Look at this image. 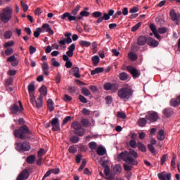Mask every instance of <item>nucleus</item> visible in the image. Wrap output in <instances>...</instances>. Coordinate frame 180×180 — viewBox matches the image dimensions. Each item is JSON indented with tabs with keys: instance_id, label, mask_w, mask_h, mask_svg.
<instances>
[{
	"instance_id": "obj_1",
	"label": "nucleus",
	"mask_w": 180,
	"mask_h": 180,
	"mask_svg": "<svg viewBox=\"0 0 180 180\" xmlns=\"http://www.w3.org/2000/svg\"><path fill=\"white\" fill-rule=\"evenodd\" d=\"M138 153L134 150L130 148L129 151H124L122 152L119 155L118 158L123 160L124 162L127 164H129L130 165H137L138 162L134 160V158H138Z\"/></svg>"
},
{
	"instance_id": "obj_2",
	"label": "nucleus",
	"mask_w": 180,
	"mask_h": 180,
	"mask_svg": "<svg viewBox=\"0 0 180 180\" xmlns=\"http://www.w3.org/2000/svg\"><path fill=\"white\" fill-rule=\"evenodd\" d=\"M13 134L15 137L25 140L30 139L32 133L26 125H22L19 129H15Z\"/></svg>"
},
{
	"instance_id": "obj_3",
	"label": "nucleus",
	"mask_w": 180,
	"mask_h": 180,
	"mask_svg": "<svg viewBox=\"0 0 180 180\" xmlns=\"http://www.w3.org/2000/svg\"><path fill=\"white\" fill-rule=\"evenodd\" d=\"M146 44L153 48L157 47L159 45V42L150 37L147 38L143 35L139 36L137 39V45L143 46H145Z\"/></svg>"
},
{
	"instance_id": "obj_4",
	"label": "nucleus",
	"mask_w": 180,
	"mask_h": 180,
	"mask_svg": "<svg viewBox=\"0 0 180 180\" xmlns=\"http://www.w3.org/2000/svg\"><path fill=\"white\" fill-rule=\"evenodd\" d=\"M133 93L130 87H122L118 90L117 96L121 100L127 101L133 96Z\"/></svg>"
},
{
	"instance_id": "obj_5",
	"label": "nucleus",
	"mask_w": 180,
	"mask_h": 180,
	"mask_svg": "<svg viewBox=\"0 0 180 180\" xmlns=\"http://www.w3.org/2000/svg\"><path fill=\"white\" fill-rule=\"evenodd\" d=\"M13 15V9L11 7H6L0 13V20L4 24L8 23L11 20Z\"/></svg>"
},
{
	"instance_id": "obj_6",
	"label": "nucleus",
	"mask_w": 180,
	"mask_h": 180,
	"mask_svg": "<svg viewBox=\"0 0 180 180\" xmlns=\"http://www.w3.org/2000/svg\"><path fill=\"white\" fill-rule=\"evenodd\" d=\"M71 127L74 129V134L78 136H84L85 134V129L82 128V125L77 121L72 123Z\"/></svg>"
},
{
	"instance_id": "obj_7",
	"label": "nucleus",
	"mask_w": 180,
	"mask_h": 180,
	"mask_svg": "<svg viewBox=\"0 0 180 180\" xmlns=\"http://www.w3.org/2000/svg\"><path fill=\"white\" fill-rule=\"evenodd\" d=\"M103 88L105 91H110L111 93L115 94L119 89V83L117 82H113L112 83L108 82L107 83H104Z\"/></svg>"
},
{
	"instance_id": "obj_8",
	"label": "nucleus",
	"mask_w": 180,
	"mask_h": 180,
	"mask_svg": "<svg viewBox=\"0 0 180 180\" xmlns=\"http://www.w3.org/2000/svg\"><path fill=\"white\" fill-rule=\"evenodd\" d=\"M60 18L63 20H68L69 22L79 21L82 20V17H77L72 15L69 12L64 13L60 16Z\"/></svg>"
},
{
	"instance_id": "obj_9",
	"label": "nucleus",
	"mask_w": 180,
	"mask_h": 180,
	"mask_svg": "<svg viewBox=\"0 0 180 180\" xmlns=\"http://www.w3.org/2000/svg\"><path fill=\"white\" fill-rule=\"evenodd\" d=\"M15 148L20 152H23L30 150L31 147L28 141H24L23 143H16Z\"/></svg>"
},
{
	"instance_id": "obj_10",
	"label": "nucleus",
	"mask_w": 180,
	"mask_h": 180,
	"mask_svg": "<svg viewBox=\"0 0 180 180\" xmlns=\"http://www.w3.org/2000/svg\"><path fill=\"white\" fill-rule=\"evenodd\" d=\"M51 126L52 127V131H60V124L59 118L55 117L50 122Z\"/></svg>"
},
{
	"instance_id": "obj_11",
	"label": "nucleus",
	"mask_w": 180,
	"mask_h": 180,
	"mask_svg": "<svg viewBox=\"0 0 180 180\" xmlns=\"http://www.w3.org/2000/svg\"><path fill=\"white\" fill-rule=\"evenodd\" d=\"M127 70L129 72V73L132 75L134 79L139 78L141 75V72L139 71L136 68L131 65H128L127 67Z\"/></svg>"
},
{
	"instance_id": "obj_12",
	"label": "nucleus",
	"mask_w": 180,
	"mask_h": 180,
	"mask_svg": "<svg viewBox=\"0 0 180 180\" xmlns=\"http://www.w3.org/2000/svg\"><path fill=\"white\" fill-rule=\"evenodd\" d=\"M146 118L151 122H155L159 119L158 113L156 112H148Z\"/></svg>"
},
{
	"instance_id": "obj_13",
	"label": "nucleus",
	"mask_w": 180,
	"mask_h": 180,
	"mask_svg": "<svg viewBox=\"0 0 180 180\" xmlns=\"http://www.w3.org/2000/svg\"><path fill=\"white\" fill-rule=\"evenodd\" d=\"M169 15L174 22H176V25H179V19L180 18V14L176 13L174 9H172L169 13Z\"/></svg>"
},
{
	"instance_id": "obj_14",
	"label": "nucleus",
	"mask_w": 180,
	"mask_h": 180,
	"mask_svg": "<svg viewBox=\"0 0 180 180\" xmlns=\"http://www.w3.org/2000/svg\"><path fill=\"white\" fill-rule=\"evenodd\" d=\"M30 176L29 171L24 169L21 172L20 174L17 177L16 180H27Z\"/></svg>"
},
{
	"instance_id": "obj_15",
	"label": "nucleus",
	"mask_w": 180,
	"mask_h": 180,
	"mask_svg": "<svg viewBox=\"0 0 180 180\" xmlns=\"http://www.w3.org/2000/svg\"><path fill=\"white\" fill-rule=\"evenodd\" d=\"M7 62L8 63H11V65L13 67H17L19 64V60L18 58H15L14 55L8 57L7 58Z\"/></svg>"
},
{
	"instance_id": "obj_16",
	"label": "nucleus",
	"mask_w": 180,
	"mask_h": 180,
	"mask_svg": "<svg viewBox=\"0 0 180 180\" xmlns=\"http://www.w3.org/2000/svg\"><path fill=\"white\" fill-rule=\"evenodd\" d=\"M158 176L160 180H171L172 174L168 173L167 174H166V172H163L162 173H159L158 174Z\"/></svg>"
},
{
	"instance_id": "obj_17",
	"label": "nucleus",
	"mask_w": 180,
	"mask_h": 180,
	"mask_svg": "<svg viewBox=\"0 0 180 180\" xmlns=\"http://www.w3.org/2000/svg\"><path fill=\"white\" fill-rule=\"evenodd\" d=\"M41 70L44 75L46 76L49 75V65L48 64V62H43L41 63Z\"/></svg>"
},
{
	"instance_id": "obj_18",
	"label": "nucleus",
	"mask_w": 180,
	"mask_h": 180,
	"mask_svg": "<svg viewBox=\"0 0 180 180\" xmlns=\"http://www.w3.org/2000/svg\"><path fill=\"white\" fill-rule=\"evenodd\" d=\"M162 112L163 115L167 118L172 117L174 113L173 109L170 108H167L164 109Z\"/></svg>"
},
{
	"instance_id": "obj_19",
	"label": "nucleus",
	"mask_w": 180,
	"mask_h": 180,
	"mask_svg": "<svg viewBox=\"0 0 180 180\" xmlns=\"http://www.w3.org/2000/svg\"><path fill=\"white\" fill-rule=\"evenodd\" d=\"M42 29L46 30V32H48L49 35H53L54 32L53 30L51 28L50 25L47 23H44L41 26Z\"/></svg>"
},
{
	"instance_id": "obj_20",
	"label": "nucleus",
	"mask_w": 180,
	"mask_h": 180,
	"mask_svg": "<svg viewBox=\"0 0 180 180\" xmlns=\"http://www.w3.org/2000/svg\"><path fill=\"white\" fill-rule=\"evenodd\" d=\"M42 29L46 30V32H48L49 35H53L54 32L53 30L51 28L50 25L47 23H44L41 26Z\"/></svg>"
},
{
	"instance_id": "obj_21",
	"label": "nucleus",
	"mask_w": 180,
	"mask_h": 180,
	"mask_svg": "<svg viewBox=\"0 0 180 180\" xmlns=\"http://www.w3.org/2000/svg\"><path fill=\"white\" fill-rule=\"evenodd\" d=\"M122 167L120 165L117 164L113 167V172L115 175H120L122 173Z\"/></svg>"
},
{
	"instance_id": "obj_22",
	"label": "nucleus",
	"mask_w": 180,
	"mask_h": 180,
	"mask_svg": "<svg viewBox=\"0 0 180 180\" xmlns=\"http://www.w3.org/2000/svg\"><path fill=\"white\" fill-rule=\"evenodd\" d=\"M110 20V17L108 15V13H103V16H101V18H99L97 20H96V23L97 24H101L102 22H103V20L108 21Z\"/></svg>"
},
{
	"instance_id": "obj_23",
	"label": "nucleus",
	"mask_w": 180,
	"mask_h": 180,
	"mask_svg": "<svg viewBox=\"0 0 180 180\" xmlns=\"http://www.w3.org/2000/svg\"><path fill=\"white\" fill-rule=\"evenodd\" d=\"M104 70L105 69L103 68L98 67L91 71V75L94 76V75H96V74L103 72Z\"/></svg>"
},
{
	"instance_id": "obj_24",
	"label": "nucleus",
	"mask_w": 180,
	"mask_h": 180,
	"mask_svg": "<svg viewBox=\"0 0 180 180\" xmlns=\"http://www.w3.org/2000/svg\"><path fill=\"white\" fill-rule=\"evenodd\" d=\"M10 110H11V114L13 115H17L18 112H20L19 106L16 103L12 105Z\"/></svg>"
},
{
	"instance_id": "obj_25",
	"label": "nucleus",
	"mask_w": 180,
	"mask_h": 180,
	"mask_svg": "<svg viewBox=\"0 0 180 180\" xmlns=\"http://www.w3.org/2000/svg\"><path fill=\"white\" fill-rule=\"evenodd\" d=\"M79 45L82 48L84 47L89 48L91 46V43L89 41L80 40L79 41Z\"/></svg>"
},
{
	"instance_id": "obj_26",
	"label": "nucleus",
	"mask_w": 180,
	"mask_h": 180,
	"mask_svg": "<svg viewBox=\"0 0 180 180\" xmlns=\"http://www.w3.org/2000/svg\"><path fill=\"white\" fill-rule=\"evenodd\" d=\"M119 79L121 80V81H126L128 79H129V75H128L127 72H120L119 74Z\"/></svg>"
},
{
	"instance_id": "obj_27",
	"label": "nucleus",
	"mask_w": 180,
	"mask_h": 180,
	"mask_svg": "<svg viewBox=\"0 0 180 180\" xmlns=\"http://www.w3.org/2000/svg\"><path fill=\"white\" fill-rule=\"evenodd\" d=\"M37 106V108L39 109L43 106V96H39L37 101H35V104L34 105Z\"/></svg>"
},
{
	"instance_id": "obj_28",
	"label": "nucleus",
	"mask_w": 180,
	"mask_h": 180,
	"mask_svg": "<svg viewBox=\"0 0 180 180\" xmlns=\"http://www.w3.org/2000/svg\"><path fill=\"white\" fill-rule=\"evenodd\" d=\"M39 91L40 93V96H46L47 95V87L46 86H41L40 89H39Z\"/></svg>"
},
{
	"instance_id": "obj_29",
	"label": "nucleus",
	"mask_w": 180,
	"mask_h": 180,
	"mask_svg": "<svg viewBox=\"0 0 180 180\" xmlns=\"http://www.w3.org/2000/svg\"><path fill=\"white\" fill-rule=\"evenodd\" d=\"M72 71L73 72V75L74 77H75L76 78H80L81 77V75L79 73V67H74L72 68Z\"/></svg>"
},
{
	"instance_id": "obj_30",
	"label": "nucleus",
	"mask_w": 180,
	"mask_h": 180,
	"mask_svg": "<svg viewBox=\"0 0 180 180\" xmlns=\"http://www.w3.org/2000/svg\"><path fill=\"white\" fill-rule=\"evenodd\" d=\"M25 161H27V164H33L36 161V156L34 155H31L27 157V159H25Z\"/></svg>"
},
{
	"instance_id": "obj_31",
	"label": "nucleus",
	"mask_w": 180,
	"mask_h": 180,
	"mask_svg": "<svg viewBox=\"0 0 180 180\" xmlns=\"http://www.w3.org/2000/svg\"><path fill=\"white\" fill-rule=\"evenodd\" d=\"M96 153L98 155H105L106 154V149L105 148L101 146L97 148Z\"/></svg>"
},
{
	"instance_id": "obj_32",
	"label": "nucleus",
	"mask_w": 180,
	"mask_h": 180,
	"mask_svg": "<svg viewBox=\"0 0 180 180\" xmlns=\"http://www.w3.org/2000/svg\"><path fill=\"white\" fill-rule=\"evenodd\" d=\"M92 63L94 66H97L100 63V57L97 55L92 56L91 58Z\"/></svg>"
},
{
	"instance_id": "obj_33",
	"label": "nucleus",
	"mask_w": 180,
	"mask_h": 180,
	"mask_svg": "<svg viewBox=\"0 0 180 180\" xmlns=\"http://www.w3.org/2000/svg\"><path fill=\"white\" fill-rule=\"evenodd\" d=\"M137 147L143 153H146L147 151L146 146L141 142L137 143Z\"/></svg>"
},
{
	"instance_id": "obj_34",
	"label": "nucleus",
	"mask_w": 180,
	"mask_h": 180,
	"mask_svg": "<svg viewBox=\"0 0 180 180\" xmlns=\"http://www.w3.org/2000/svg\"><path fill=\"white\" fill-rule=\"evenodd\" d=\"M47 107H48V109L50 112H52V111L54 110L53 102L51 99H48V101H47Z\"/></svg>"
},
{
	"instance_id": "obj_35",
	"label": "nucleus",
	"mask_w": 180,
	"mask_h": 180,
	"mask_svg": "<svg viewBox=\"0 0 180 180\" xmlns=\"http://www.w3.org/2000/svg\"><path fill=\"white\" fill-rule=\"evenodd\" d=\"M157 138L160 141H163L165 139V134L164 130L161 129L159 131Z\"/></svg>"
},
{
	"instance_id": "obj_36",
	"label": "nucleus",
	"mask_w": 180,
	"mask_h": 180,
	"mask_svg": "<svg viewBox=\"0 0 180 180\" xmlns=\"http://www.w3.org/2000/svg\"><path fill=\"white\" fill-rule=\"evenodd\" d=\"M80 138L76 135L70 136V141L72 143H77L79 141Z\"/></svg>"
},
{
	"instance_id": "obj_37",
	"label": "nucleus",
	"mask_w": 180,
	"mask_h": 180,
	"mask_svg": "<svg viewBox=\"0 0 180 180\" xmlns=\"http://www.w3.org/2000/svg\"><path fill=\"white\" fill-rule=\"evenodd\" d=\"M123 167H124V169L125 172H129L132 170V165H130V164H126V163H124L123 164Z\"/></svg>"
},
{
	"instance_id": "obj_38",
	"label": "nucleus",
	"mask_w": 180,
	"mask_h": 180,
	"mask_svg": "<svg viewBox=\"0 0 180 180\" xmlns=\"http://www.w3.org/2000/svg\"><path fill=\"white\" fill-rule=\"evenodd\" d=\"M92 17L96 19H100L102 18V12L94 11V13H92Z\"/></svg>"
},
{
	"instance_id": "obj_39",
	"label": "nucleus",
	"mask_w": 180,
	"mask_h": 180,
	"mask_svg": "<svg viewBox=\"0 0 180 180\" xmlns=\"http://www.w3.org/2000/svg\"><path fill=\"white\" fill-rule=\"evenodd\" d=\"M82 94L85 96H89L91 95V91L87 87H82Z\"/></svg>"
},
{
	"instance_id": "obj_40",
	"label": "nucleus",
	"mask_w": 180,
	"mask_h": 180,
	"mask_svg": "<svg viewBox=\"0 0 180 180\" xmlns=\"http://www.w3.org/2000/svg\"><path fill=\"white\" fill-rule=\"evenodd\" d=\"M128 56H129V58L132 60V61H135L137 60L138 58V56L136 53H133V52H129L128 53Z\"/></svg>"
},
{
	"instance_id": "obj_41",
	"label": "nucleus",
	"mask_w": 180,
	"mask_h": 180,
	"mask_svg": "<svg viewBox=\"0 0 180 180\" xmlns=\"http://www.w3.org/2000/svg\"><path fill=\"white\" fill-rule=\"evenodd\" d=\"M170 105L172 107H174V108H176V107L179 105V101H178V97L176 98V99H172L171 100Z\"/></svg>"
},
{
	"instance_id": "obj_42",
	"label": "nucleus",
	"mask_w": 180,
	"mask_h": 180,
	"mask_svg": "<svg viewBox=\"0 0 180 180\" xmlns=\"http://www.w3.org/2000/svg\"><path fill=\"white\" fill-rule=\"evenodd\" d=\"M79 15L77 18H82L83 19V17L88 18L90 15V13L86 11H82L79 13Z\"/></svg>"
},
{
	"instance_id": "obj_43",
	"label": "nucleus",
	"mask_w": 180,
	"mask_h": 180,
	"mask_svg": "<svg viewBox=\"0 0 180 180\" xmlns=\"http://www.w3.org/2000/svg\"><path fill=\"white\" fill-rule=\"evenodd\" d=\"M81 124L83 125V127H89L91 123L88 119H82Z\"/></svg>"
},
{
	"instance_id": "obj_44",
	"label": "nucleus",
	"mask_w": 180,
	"mask_h": 180,
	"mask_svg": "<svg viewBox=\"0 0 180 180\" xmlns=\"http://www.w3.org/2000/svg\"><path fill=\"white\" fill-rule=\"evenodd\" d=\"M51 65L55 68H58L60 66V63L57 61L55 58H51Z\"/></svg>"
},
{
	"instance_id": "obj_45",
	"label": "nucleus",
	"mask_w": 180,
	"mask_h": 180,
	"mask_svg": "<svg viewBox=\"0 0 180 180\" xmlns=\"http://www.w3.org/2000/svg\"><path fill=\"white\" fill-rule=\"evenodd\" d=\"M41 32H42V29L41 27L37 28V30L34 32V37H35V38H39Z\"/></svg>"
},
{
	"instance_id": "obj_46",
	"label": "nucleus",
	"mask_w": 180,
	"mask_h": 180,
	"mask_svg": "<svg viewBox=\"0 0 180 180\" xmlns=\"http://www.w3.org/2000/svg\"><path fill=\"white\" fill-rule=\"evenodd\" d=\"M35 91L34 83L28 84V93H32Z\"/></svg>"
},
{
	"instance_id": "obj_47",
	"label": "nucleus",
	"mask_w": 180,
	"mask_h": 180,
	"mask_svg": "<svg viewBox=\"0 0 180 180\" xmlns=\"http://www.w3.org/2000/svg\"><path fill=\"white\" fill-rule=\"evenodd\" d=\"M79 9H80V6H79V5L77 6L75 8V9H73V10L72 11V15L74 17L77 16V14H78L79 11Z\"/></svg>"
},
{
	"instance_id": "obj_48",
	"label": "nucleus",
	"mask_w": 180,
	"mask_h": 180,
	"mask_svg": "<svg viewBox=\"0 0 180 180\" xmlns=\"http://www.w3.org/2000/svg\"><path fill=\"white\" fill-rule=\"evenodd\" d=\"M13 32L11 30H7L4 34V38L6 39H10L12 37Z\"/></svg>"
},
{
	"instance_id": "obj_49",
	"label": "nucleus",
	"mask_w": 180,
	"mask_h": 180,
	"mask_svg": "<svg viewBox=\"0 0 180 180\" xmlns=\"http://www.w3.org/2000/svg\"><path fill=\"white\" fill-rule=\"evenodd\" d=\"M147 123V121L145 118H141L138 124L140 127H144Z\"/></svg>"
},
{
	"instance_id": "obj_50",
	"label": "nucleus",
	"mask_w": 180,
	"mask_h": 180,
	"mask_svg": "<svg viewBox=\"0 0 180 180\" xmlns=\"http://www.w3.org/2000/svg\"><path fill=\"white\" fill-rule=\"evenodd\" d=\"M141 24L142 23L141 22H139L136 25L133 26L131 28V32H136L139 29V27H141Z\"/></svg>"
},
{
	"instance_id": "obj_51",
	"label": "nucleus",
	"mask_w": 180,
	"mask_h": 180,
	"mask_svg": "<svg viewBox=\"0 0 180 180\" xmlns=\"http://www.w3.org/2000/svg\"><path fill=\"white\" fill-rule=\"evenodd\" d=\"M68 151L70 154H75V153L77 151V149L74 146H71L69 147Z\"/></svg>"
},
{
	"instance_id": "obj_52",
	"label": "nucleus",
	"mask_w": 180,
	"mask_h": 180,
	"mask_svg": "<svg viewBox=\"0 0 180 180\" xmlns=\"http://www.w3.org/2000/svg\"><path fill=\"white\" fill-rule=\"evenodd\" d=\"M117 117L120 118V119H126L127 118V115L124 112H118L117 113Z\"/></svg>"
},
{
	"instance_id": "obj_53",
	"label": "nucleus",
	"mask_w": 180,
	"mask_h": 180,
	"mask_svg": "<svg viewBox=\"0 0 180 180\" xmlns=\"http://www.w3.org/2000/svg\"><path fill=\"white\" fill-rule=\"evenodd\" d=\"M5 53L7 56H10L13 53V49L8 48L5 51Z\"/></svg>"
},
{
	"instance_id": "obj_54",
	"label": "nucleus",
	"mask_w": 180,
	"mask_h": 180,
	"mask_svg": "<svg viewBox=\"0 0 180 180\" xmlns=\"http://www.w3.org/2000/svg\"><path fill=\"white\" fill-rule=\"evenodd\" d=\"M148 148L149 150L152 153V154L155 155L156 150H155V148L153 147V146L152 144H148Z\"/></svg>"
},
{
	"instance_id": "obj_55",
	"label": "nucleus",
	"mask_w": 180,
	"mask_h": 180,
	"mask_svg": "<svg viewBox=\"0 0 180 180\" xmlns=\"http://www.w3.org/2000/svg\"><path fill=\"white\" fill-rule=\"evenodd\" d=\"M89 148L91 150H96L97 148V143L96 142H91L89 143Z\"/></svg>"
},
{
	"instance_id": "obj_56",
	"label": "nucleus",
	"mask_w": 180,
	"mask_h": 180,
	"mask_svg": "<svg viewBox=\"0 0 180 180\" xmlns=\"http://www.w3.org/2000/svg\"><path fill=\"white\" fill-rule=\"evenodd\" d=\"M104 174L105 176H108V175L110 174V167L109 166L104 167Z\"/></svg>"
},
{
	"instance_id": "obj_57",
	"label": "nucleus",
	"mask_w": 180,
	"mask_h": 180,
	"mask_svg": "<svg viewBox=\"0 0 180 180\" xmlns=\"http://www.w3.org/2000/svg\"><path fill=\"white\" fill-rule=\"evenodd\" d=\"M71 120H72L71 116H67L66 117H65V119L63 120L62 126L65 125Z\"/></svg>"
},
{
	"instance_id": "obj_58",
	"label": "nucleus",
	"mask_w": 180,
	"mask_h": 180,
	"mask_svg": "<svg viewBox=\"0 0 180 180\" xmlns=\"http://www.w3.org/2000/svg\"><path fill=\"white\" fill-rule=\"evenodd\" d=\"M21 5L22 6V11H24V12H27V11L28 10L29 7L28 6L24 3L23 0H21Z\"/></svg>"
},
{
	"instance_id": "obj_59",
	"label": "nucleus",
	"mask_w": 180,
	"mask_h": 180,
	"mask_svg": "<svg viewBox=\"0 0 180 180\" xmlns=\"http://www.w3.org/2000/svg\"><path fill=\"white\" fill-rule=\"evenodd\" d=\"M79 100L81 103H88L87 99L84 96H82V95L79 96Z\"/></svg>"
},
{
	"instance_id": "obj_60",
	"label": "nucleus",
	"mask_w": 180,
	"mask_h": 180,
	"mask_svg": "<svg viewBox=\"0 0 180 180\" xmlns=\"http://www.w3.org/2000/svg\"><path fill=\"white\" fill-rule=\"evenodd\" d=\"M13 45H14V41L11 40L6 42V44H4V48L11 47Z\"/></svg>"
},
{
	"instance_id": "obj_61",
	"label": "nucleus",
	"mask_w": 180,
	"mask_h": 180,
	"mask_svg": "<svg viewBox=\"0 0 180 180\" xmlns=\"http://www.w3.org/2000/svg\"><path fill=\"white\" fill-rule=\"evenodd\" d=\"M129 145L132 148H136L137 146L136 142L135 140H131L129 141Z\"/></svg>"
},
{
	"instance_id": "obj_62",
	"label": "nucleus",
	"mask_w": 180,
	"mask_h": 180,
	"mask_svg": "<svg viewBox=\"0 0 180 180\" xmlns=\"http://www.w3.org/2000/svg\"><path fill=\"white\" fill-rule=\"evenodd\" d=\"M136 12H139V8L136 6H134L129 10V13L131 14L136 13Z\"/></svg>"
},
{
	"instance_id": "obj_63",
	"label": "nucleus",
	"mask_w": 180,
	"mask_h": 180,
	"mask_svg": "<svg viewBox=\"0 0 180 180\" xmlns=\"http://www.w3.org/2000/svg\"><path fill=\"white\" fill-rule=\"evenodd\" d=\"M150 30L153 32V33L157 32V28L154 24H150Z\"/></svg>"
},
{
	"instance_id": "obj_64",
	"label": "nucleus",
	"mask_w": 180,
	"mask_h": 180,
	"mask_svg": "<svg viewBox=\"0 0 180 180\" xmlns=\"http://www.w3.org/2000/svg\"><path fill=\"white\" fill-rule=\"evenodd\" d=\"M167 158V155H164L161 158V165H164L165 162H166Z\"/></svg>"
}]
</instances>
